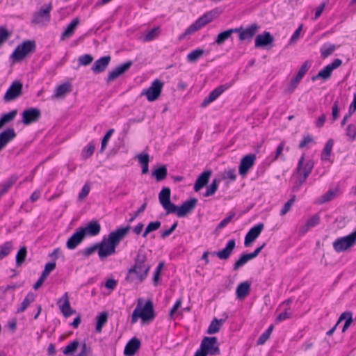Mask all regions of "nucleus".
I'll use <instances>...</instances> for the list:
<instances>
[{
  "label": "nucleus",
  "mask_w": 356,
  "mask_h": 356,
  "mask_svg": "<svg viewBox=\"0 0 356 356\" xmlns=\"http://www.w3.org/2000/svg\"><path fill=\"white\" fill-rule=\"evenodd\" d=\"M151 265L147 262V255L143 249H139L134 258V264L129 268L125 280L129 283L137 281L139 283L147 277Z\"/></svg>",
  "instance_id": "nucleus-1"
},
{
  "label": "nucleus",
  "mask_w": 356,
  "mask_h": 356,
  "mask_svg": "<svg viewBox=\"0 0 356 356\" xmlns=\"http://www.w3.org/2000/svg\"><path fill=\"white\" fill-rule=\"evenodd\" d=\"M153 302L151 300H147L145 305L140 307V300H138V305L134 310L131 315V323L134 324L139 318H141L143 323H149L155 318Z\"/></svg>",
  "instance_id": "nucleus-2"
},
{
  "label": "nucleus",
  "mask_w": 356,
  "mask_h": 356,
  "mask_svg": "<svg viewBox=\"0 0 356 356\" xmlns=\"http://www.w3.org/2000/svg\"><path fill=\"white\" fill-rule=\"evenodd\" d=\"M218 16V12L216 10H211L206 13L202 17L198 18L194 23L189 26L184 31L180 38H183L187 35H191L207 24L210 23Z\"/></svg>",
  "instance_id": "nucleus-3"
},
{
  "label": "nucleus",
  "mask_w": 356,
  "mask_h": 356,
  "mask_svg": "<svg viewBox=\"0 0 356 356\" xmlns=\"http://www.w3.org/2000/svg\"><path fill=\"white\" fill-rule=\"evenodd\" d=\"M35 42L33 40H26L19 44L11 55V58L15 61H21L28 54L33 53L35 51Z\"/></svg>",
  "instance_id": "nucleus-4"
},
{
  "label": "nucleus",
  "mask_w": 356,
  "mask_h": 356,
  "mask_svg": "<svg viewBox=\"0 0 356 356\" xmlns=\"http://www.w3.org/2000/svg\"><path fill=\"white\" fill-rule=\"evenodd\" d=\"M356 243V229L348 236L340 237L333 243V248L337 252L347 250Z\"/></svg>",
  "instance_id": "nucleus-5"
},
{
  "label": "nucleus",
  "mask_w": 356,
  "mask_h": 356,
  "mask_svg": "<svg viewBox=\"0 0 356 356\" xmlns=\"http://www.w3.org/2000/svg\"><path fill=\"white\" fill-rule=\"evenodd\" d=\"M314 168V162L312 160L305 161V155H302L298 161V167L296 170L300 178V185L305 182L306 179L311 174Z\"/></svg>",
  "instance_id": "nucleus-6"
},
{
  "label": "nucleus",
  "mask_w": 356,
  "mask_h": 356,
  "mask_svg": "<svg viewBox=\"0 0 356 356\" xmlns=\"http://www.w3.org/2000/svg\"><path fill=\"white\" fill-rule=\"evenodd\" d=\"M52 10L51 3L42 5L38 12H35L31 22L35 24H45L51 19L50 13Z\"/></svg>",
  "instance_id": "nucleus-7"
},
{
  "label": "nucleus",
  "mask_w": 356,
  "mask_h": 356,
  "mask_svg": "<svg viewBox=\"0 0 356 356\" xmlns=\"http://www.w3.org/2000/svg\"><path fill=\"white\" fill-rule=\"evenodd\" d=\"M201 351L205 355H216L220 354L219 343L216 337H205L201 342Z\"/></svg>",
  "instance_id": "nucleus-8"
},
{
  "label": "nucleus",
  "mask_w": 356,
  "mask_h": 356,
  "mask_svg": "<svg viewBox=\"0 0 356 356\" xmlns=\"http://www.w3.org/2000/svg\"><path fill=\"white\" fill-rule=\"evenodd\" d=\"M163 85L160 79H155L148 88L143 90L141 96L145 95L149 102H154L160 97Z\"/></svg>",
  "instance_id": "nucleus-9"
},
{
  "label": "nucleus",
  "mask_w": 356,
  "mask_h": 356,
  "mask_svg": "<svg viewBox=\"0 0 356 356\" xmlns=\"http://www.w3.org/2000/svg\"><path fill=\"white\" fill-rule=\"evenodd\" d=\"M197 200L196 198H191L182 203L180 206H176L170 213H176L179 218L184 217L191 213L196 207Z\"/></svg>",
  "instance_id": "nucleus-10"
},
{
  "label": "nucleus",
  "mask_w": 356,
  "mask_h": 356,
  "mask_svg": "<svg viewBox=\"0 0 356 356\" xmlns=\"http://www.w3.org/2000/svg\"><path fill=\"white\" fill-rule=\"evenodd\" d=\"M23 85L20 81H16L12 83L3 96L5 102H12L22 94Z\"/></svg>",
  "instance_id": "nucleus-11"
},
{
  "label": "nucleus",
  "mask_w": 356,
  "mask_h": 356,
  "mask_svg": "<svg viewBox=\"0 0 356 356\" xmlns=\"http://www.w3.org/2000/svg\"><path fill=\"white\" fill-rule=\"evenodd\" d=\"M170 189L168 187H164L159 194V200L160 204L166 211L167 214L170 213L175 208V204L170 201Z\"/></svg>",
  "instance_id": "nucleus-12"
},
{
  "label": "nucleus",
  "mask_w": 356,
  "mask_h": 356,
  "mask_svg": "<svg viewBox=\"0 0 356 356\" xmlns=\"http://www.w3.org/2000/svg\"><path fill=\"white\" fill-rule=\"evenodd\" d=\"M309 67H310V64H309V61H305L302 64V65L300 67L296 76L293 79H291L289 86L284 91L286 93L291 94L294 91V90L297 88L298 85L299 84L300 80L302 79L304 75L308 71Z\"/></svg>",
  "instance_id": "nucleus-13"
},
{
  "label": "nucleus",
  "mask_w": 356,
  "mask_h": 356,
  "mask_svg": "<svg viewBox=\"0 0 356 356\" xmlns=\"http://www.w3.org/2000/svg\"><path fill=\"white\" fill-rule=\"evenodd\" d=\"M130 229V225L118 228L116 230L111 232L107 238L116 248L120 242L129 234Z\"/></svg>",
  "instance_id": "nucleus-14"
},
{
  "label": "nucleus",
  "mask_w": 356,
  "mask_h": 356,
  "mask_svg": "<svg viewBox=\"0 0 356 356\" xmlns=\"http://www.w3.org/2000/svg\"><path fill=\"white\" fill-rule=\"evenodd\" d=\"M341 63L342 60L341 59H334L332 63L325 66L316 76H314L312 77V80L316 81L319 78H321L323 80L328 79L331 76L332 71L339 67L341 65Z\"/></svg>",
  "instance_id": "nucleus-15"
},
{
  "label": "nucleus",
  "mask_w": 356,
  "mask_h": 356,
  "mask_svg": "<svg viewBox=\"0 0 356 356\" xmlns=\"http://www.w3.org/2000/svg\"><path fill=\"white\" fill-rule=\"evenodd\" d=\"M97 244L98 248V254L101 259H104L115 253L116 248L111 244L108 238H104L100 243Z\"/></svg>",
  "instance_id": "nucleus-16"
},
{
  "label": "nucleus",
  "mask_w": 356,
  "mask_h": 356,
  "mask_svg": "<svg viewBox=\"0 0 356 356\" xmlns=\"http://www.w3.org/2000/svg\"><path fill=\"white\" fill-rule=\"evenodd\" d=\"M41 117V111L38 108L26 109L22 113V122L29 125L37 122Z\"/></svg>",
  "instance_id": "nucleus-17"
},
{
  "label": "nucleus",
  "mask_w": 356,
  "mask_h": 356,
  "mask_svg": "<svg viewBox=\"0 0 356 356\" xmlns=\"http://www.w3.org/2000/svg\"><path fill=\"white\" fill-rule=\"evenodd\" d=\"M256 155L254 154H249L244 156L240 162L238 166V172L241 175H245L250 169L254 165L256 161Z\"/></svg>",
  "instance_id": "nucleus-18"
},
{
  "label": "nucleus",
  "mask_w": 356,
  "mask_h": 356,
  "mask_svg": "<svg viewBox=\"0 0 356 356\" xmlns=\"http://www.w3.org/2000/svg\"><path fill=\"white\" fill-rule=\"evenodd\" d=\"M259 26L257 23H253L248 26L247 28L243 29L242 26L235 28V29H240L238 38L241 41L245 40H251L256 33L258 31Z\"/></svg>",
  "instance_id": "nucleus-19"
},
{
  "label": "nucleus",
  "mask_w": 356,
  "mask_h": 356,
  "mask_svg": "<svg viewBox=\"0 0 356 356\" xmlns=\"http://www.w3.org/2000/svg\"><path fill=\"white\" fill-rule=\"evenodd\" d=\"M133 62L131 60L127 61L124 63H122L115 68H114L111 72H110L108 74L106 81L107 83H110L115 79H116L118 76L126 72L129 70V69L132 65Z\"/></svg>",
  "instance_id": "nucleus-20"
},
{
  "label": "nucleus",
  "mask_w": 356,
  "mask_h": 356,
  "mask_svg": "<svg viewBox=\"0 0 356 356\" xmlns=\"http://www.w3.org/2000/svg\"><path fill=\"white\" fill-rule=\"evenodd\" d=\"M57 304L59 306L60 312L65 317H69L76 312L70 306L67 292H65L62 298L58 300Z\"/></svg>",
  "instance_id": "nucleus-21"
},
{
  "label": "nucleus",
  "mask_w": 356,
  "mask_h": 356,
  "mask_svg": "<svg viewBox=\"0 0 356 356\" xmlns=\"http://www.w3.org/2000/svg\"><path fill=\"white\" fill-rule=\"evenodd\" d=\"M264 224L260 222L252 227L247 233L245 237L244 245L248 247L253 241H254L260 235L264 229Z\"/></svg>",
  "instance_id": "nucleus-22"
},
{
  "label": "nucleus",
  "mask_w": 356,
  "mask_h": 356,
  "mask_svg": "<svg viewBox=\"0 0 356 356\" xmlns=\"http://www.w3.org/2000/svg\"><path fill=\"white\" fill-rule=\"evenodd\" d=\"M83 230L79 228L71 236L66 243V246L69 250L75 249L84 239Z\"/></svg>",
  "instance_id": "nucleus-23"
},
{
  "label": "nucleus",
  "mask_w": 356,
  "mask_h": 356,
  "mask_svg": "<svg viewBox=\"0 0 356 356\" xmlns=\"http://www.w3.org/2000/svg\"><path fill=\"white\" fill-rule=\"evenodd\" d=\"M274 41L273 36L270 32H264L261 34H259L256 36L254 40L255 47H264L265 46L271 44Z\"/></svg>",
  "instance_id": "nucleus-24"
},
{
  "label": "nucleus",
  "mask_w": 356,
  "mask_h": 356,
  "mask_svg": "<svg viewBox=\"0 0 356 356\" xmlns=\"http://www.w3.org/2000/svg\"><path fill=\"white\" fill-rule=\"evenodd\" d=\"M111 60L110 56H103L95 61L91 70L95 74L103 72L109 65Z\"/></svg>",
  "instance_id": "nucleus-25"
},
{
  "label": "nucleus",
  "mask_w": 356,
  "mask_h": 356,
  "mask_svg": "<svg viewBox=\"0 0 356 356\" xmlns=\"http://www.w3.org/2000/svg\"><path fill=\"white\" fill-rule=\"evenodd\" d=\"M228 88V86L225 85H222L216 88H215L213 90H212L208 97H207L203 102L201 104L202 107H206L207 105H209L212 102L215 101L225 90Z\"/></svg>",
  "instance_id": "nucleus-26"
},
{
  "label": "nucleus",
  "mask_w": 356,
  "mask_h": 356,
  "mask_svg": "<svg viewBox=\"0 0 356 356\" xmlns=\"http://www.w3.org/2000/svg\"><path fill=\"white\" fill-rule=\"evenodd\" d=\"M235 240L231 239L227 242L226 247L224 249L214 252L213 254H216L220 259L226 260L230 257L234 249L235 248Z\"/></svg>",
  "instance_id": "nucleus-27"
},
{
  "label": "nucleus",
  "mask_w": 356,
  "mask_h": 356,
  "mask_svg": "<svg viewBox=\"0 0 356 356\" xmlns=\"http://www.w3.org/2000/svg\"><path fill=\"white\" fill-rule=\"evenodd\" d=\"M140 347V341L138 339L134 337L129 340L125 346L124 354L127 356H133L139 350Z\"/></svg>",
  "instance_id": "nucleus-28"
},
{
  "label": "nucleus",
  "mask_w": 356,
  "mask_h": 356,
  "mask_svg": "<svg viewBox=\"0 0 356 356\" xmlns=\"http://www.w3.org/2000/svg\"><path fill=\"white\" fill-rule=\"evenodd\" d=\"M81 230H83L84 236H96L101 231L100 224L97 221H91L88 222L85 227H79Z\"/></svg>",
  "instance_id": "nucleus-29"
},
{
  "label": "nucleus",
  "mask_w": 356,
  "mask_h": 356,
  "mask_svg": "<svg viewBox=\"0 0 356 356\" xmlns=\"http://www.w3.org/2000/svg\"><path fill=\"white\" fill-rule=\"evenodd\" d=\"M211 175V170H207L204 171L197 179L195 185H194V190L195 191L197 192L201 188H202L208 182L209 180V178Z\"/></svg>",
  "instance_id": "nucleus-30"
},
{
  "label": "nucleus",
  "mask_w": 356,
  "mask_h": 356,
  "mask_svg": "<svg viewBox=\"0 0 356 356\" xmlns=\"http://www.w3.org/2000/svg\"><path fill=\"white\" fill-rule=\"evenodd\" d=\"M72 91V84L70 83H64L58 86L56 90L52 99H59L64 97L67 94Z\"/></svg>",
  "instance_id": "nucleus-31"
},
{
  "label": "nucleus",
  "mask_w": 356,
  "mask_h": 356,
  "mask_svg": "<svg viewBox=\"0 0 356 356\" xmlns=\"http://www.w3.org/2000/svg\"><path fill=\"white\" fill-rule=\"evenodd\" d=\"M339 194V188H332L327 191V193L319 197L316 200V203L318 204H323L330 202L334 199Z\"/></svg>",
  "instance_id": "nucleus-32"
},
{
  "label": "nucleus",
  "mask_w": 356,
  "mask_h": 356,
  "mask_svg": "<svg viewBox=\"0 0 356 356\" xmlns=\"http://www.w3.org/2000/svg\"><path fill=\"white\" fill-rule=\"evenodd\" d=\"M240 31V29H230L220 33L215 40V43L218 45L222 44L227 40H228L233 33Z\"/></svg>",
  "instance_id": "nucleus-33"
},
{
  "label": "nucleus",
  "mask_w": 356,
  "mask_h": 356,
  "mask_svg": "<svg viewBox=\"0 0 356 356\" xmlns=\"http://www.w3.org/2000/svg\"><path fill=\"white\" fill-rule=\"evenodd\" d=\"M79 24V18L74 19L66 27L65 31L61 35V40L71 37L74 33L75 29Z\"/></svg>",
  "instance_id": "nucleus-34"
},
{
  "label": "nucleus",
  "mask_w": 356,
  "mask_h": 356,
  "mask_svg": "<svg viewBox=\"0 0 356 356\" xmlns=\"http://www.w3.org/2000/svg\"><path fill=\"white\" fill-rule=\"evenodd\" d=\"M250 290V284L248 282H244L239 284L236 290L237 298L239 299H243L248 295Z\"/></svg>",
  "instance_id": "nucleus-35"
},
{
  "label": "nucleus",
  "mask_w": 356,
  "mask_h": 356,
  "mask_svg": "<svg viewBox=\"0 0 356 356\" xmlns=\"http://www.w3.org/2000/svg\"><path fill=\"white\" fill-rule=\"evenodd\" d=\"M343 320H346L345 324L342 328V332H345L353 323V319L352 313L350 312H345L342 313L337 322V325H339V323Z\"/></svg>",
  "instance_id": "nucleus-36"
},
{
  "label": "nucleus",
  "mask_w": 356,
  "mask_h": 356,
  "mask_svg": "<svg viewBox=\"0 0 356 356\" xmlns=\"http://www.w3.org/2000/svg\"><path fill=\"white\" fill-rule=\"evenodd\" d=\"M224 321H225L223 319L218 320V318H214L213 319V321L211 322V323L207 329V334H213L217 333L220 330Z\"/></svg>",
  "instance_id": "nucleus-37"
},
{
  "label": "nucleus",
  "mask_w": 356,
  "mask_h": 356,
  "mask_svg": "<svg viewBox=\"0 0 356 356\" xmlns=\"http://www.w3.org/2000/svg\"><path fill=\"white\" fill-rule=\"evenodd\" d=\"M35 296L33 293H29L27 296L25 297L22 302L21 303L20 307L17 309V313H22L24 312L27 307L35 300Z\"/></svg>",
  "instance_id": "nucleus-38"
},
{
  "label": "nucleus",
  "mask_w": 356,
  "mask_h": 356,
  "mask_svg": "<svg viewBox=\"0 0 356 356\" xmlns=\"http://www.w3.org/2000/svg\"><path fill=\"white\" fill-rule=\"evenodd\" d=\"M17 111L16 109L3 114L0 118V129L6 124L12 122L16 117Z\"/></svg>",
  "instance_id": "nucleus-39"
},
{
  "label": "nucleus",
  "mask_w": 356,
  "mask_h": 356,
  "mask_svg": "<svg viewBox=\"0 0 356 356\" xmlns=\"http://www.w3.org/2000/svg\"><path fill=\"white\" fill-rule=\"evenodd\" d=\"M168 174L167 168L163 165L152 172V175L155 177L157 181H161L165 179Z\"/></svg>",
  "instance_id": "nucleus-40"
},
{
  "label": "nucleus",
  "mask_w": 356,
  "mask_h": 356,
  "mask_svg": "<svg viewBox=\"0 0 356 356\" xmlns=\"http://www.w3.org/2000/svg\"><path fill=\"white\" fill-rule=\"evenodd\" d=\"M252 257L250 253L242 254L240 258L234 263L233 268L234 270H237L241 266L245 265L248 261L252 259Z\"/></svg>",
  "instance_id": "nucleus-41"
},
{
  "label": "nucleus",
  "mask_w": 356,
  "mask_h": 356,
  "mask_svg": "<svg viewBox=\"0 0 356 356\" xmlns=\"http://www.w3.org/2000/svg\"><path fill=\"white\" fill-rule=\"evenodd\" d=\"M13 249V243L7 241L0 245V260L8 255Z\"/></svg>",
  "instance_id": "nucleus-42"
},
{
  "label": "nucleus",
  "mask_w": 356,
  "mask_h": 356,
  "mask_svg": "<svg viewBox=\"0 0 356 356\" xmlns=\"http://www.w3.org/2000/svg\"><path fill=\"white\" fill-rule=\"evenodd\" d=\"M27 254V249L25 246L20 248L16 254V266L19 267L25 261Z\"/></svg>",
  "instance_id": "nucleus-43"
},
{
  "label": "nucleus",
  "mask_w": 356,
  "mask_h": 356,
  "mask_svg": "<svg viewBox=\"0 0 356 356\" xmlns=\"http://www.w3.org/2000/svg\"><path fill=\"white\" fill-rule=\"evenodd\" d=\"M334 145V141L332 139H330L325 144V146L323 149L321 159L323 161H327L329 159V157L331 154L332 149Z\"/></svg>",
  "instance_id": "nucleus-44"
},
{
  "label": "nucleus",
  "mask_w": 356,
  "mask_h": 356,
  "mask_svg": "<svg viewBox=\"0 0 356 356\" xmlns=\"http://www.w3.org/2000/svg\"><path fill=\"white\" fill-rule=\"evenodd\" d=\"M204 51L201 49H196L187 55V60L188 62H196L203 54Z\"/></svg>",
  "instance_id": "nucleus-45"
},
{
  "label": "nucleus",
  "mask_w": 356,
  "mask_h": 356,
  "mask_svg": "<svg viewBox=\"0 0 356 356\" xmlns=\"http://www.w3.org/2000/svg\"><path fill=\"white\" fill-rule=\"evenodd\" d=\"M108 321V314L106 312H102L99 316H97V321L96 325V332H101L102 327Z\"/></svg>",
  "instance_id": "nucleus-46"
},
{
  "label": "nucleus",
  "mask_w": 356,
  "mask_h": 356,
  "mask_svg": "<svg viewBox=\"0 0 356 356\" xmlns=\"http://www.w3.org/2000/svg\"><path fill=\"white\" fill-rule=\"evenodd\" d=\"M160 33L159 27H156L149 31L143 38V42H147L155 40Z\"/></svg>",
  "instance_id": "nucleus-47"
},
{
  "label": "nucleus",
  "mask_w": 356,
  "mask_h": 356,
  "mask_svg": "<svg viewBox=\"0 0 356 356\" xmlns=\"http://www.w3.org/2000/svg\"><path fill=\"white\" fill-rule=\"evenodd\" d=\"M336 49V46L334 44H324L321 48V54L323 58H326L329 56L333 54V52Z\"/></svg>",
  "instance_id": "nucleus-48"
},
{
  "label": "nucleus",
  "mask_w": 356,
  "mask_h": 356,
  "mask_svg": "<svg viewBox=\"0 0 356 356\" xmlns=\"http://www.w3.org/2000/svg\"><path fill=\"white\" fill-rule=\"evenodd\" d=\"M220 180L217 179H214L211 184L207 187L205 193L204 194V197H209L213 195L218 188Z\"/></svg>",
  "instance_id": "nucleus-49"
},
{
  "label": "nucleus",
  "mask_w": 356,
  "mask_h": 356,
  "mask_svg": "<svg viewBox=\"0 0 356 356\" xmlns=\"http://www.w3.org/2000/svg\"><path fill=\"white\" fill-rule=\"evenodd\" d=\"M161 226V222L160 221H153L150 222L147 226L145 232L143 234V236L145 238L148 234L152 232L156 231L159 229Z\"/></svg>",
  "instance_id": "nucleus-50"
},
{
  "label": "nucleus",
  "mask_w": 356,
  "mask_h": 356,
  "mask_svg": "<svg viewBox=\"0 0 356 356\" xmlns=\"http://www.w3.org/2000/svg\"><path fill=\"white\" fill-rule=\"evenodd\" d=\"M79 343L78 341H73L67 344L63 350V354L65 355H72L79 347Z\"/></svg>",
  "instance_id": "nucleus-51"
},
{
  "label": "nucleus",
  "mask_w": 356,
  "mask_h": 356,
  "mask_svg": "<svg viewBox=\"0 0 356 356\" xmlns=\"http://www.w3.org/2000/svg\"><path fill=\"white\" fill-rule=\"evenodd\" d=\"M93 60L94 58L90 54H84L80 56L78 58L79 66H88L93 61Z\"/></svg>",
  "instance_id": "nucleus-52"
},
{
  "label": "nucleus",
  "mask_w": 356,
  "mask_h": 356,
  "mask_svg": "<svg viewBox=\"0 0 356 356\" xmlns=\"http://www.w3.org/2000/svg\"><path fill=\"white\" fill-rule=\"evenodd\" d=\"M273 325H271L258 339L257 340V344L258 345H263L266 343V341L269 339L273 330Z\"/></svg>",
  "instance_id": "nucleus-53"
},
{
  "label": "nucleus",
  "mask_w": 356,
  "mask_h": 356,
  "mask_svg": "<svg viewBox=\"0 0 356 356\" xmlns=\"http://www.w3.org/2000/svg\"><path fill=\"white\" fill-rule=\"evenodd\" d=\"M164 266H165V262L160 261L154 271L153 282L155 286H156L158 284V282L160 280L161 273V271H162Z\"/></svg>",
  "instance_id": "nucleus-54"
},
{
  "label": "nucleus",
  "mask_w": 356,
  "mask_h": 356,
  "mask_svg": "<svg viewBox=\"0 0 356 356\" xmlns=\"http://www.w3.org/2000/svg\"><path fill=\"white\" fill-rule=\"evenodd\" d=\"M346 134L351 141L356 140V125L350 124L346 129Z\"/></svg>",
  "instance_id": "nucleus-55"
},
{
  "label": "nucleus",
  "mask_w": 356,
  "mask_h": 356,
  "mask_svg": "<svg viewBox=\"0 0 356 356\" xmlns=\"http://www.w3.org/2000/svg\"><path fill=\"white\" fill-rule=\"evenodd\" d=\"M56 264L55 261L46 264L44 269L41 274V277L46 279L49 273L56 268Z\"/></svg>",
  "instance_id": "nucleus-56"
},
{
  "label": "nucleus",
  "mask_w": 356,
  "mask_h": 356,
  "mask_svg": "<svg viewBox=\"0 0 356 356\" xmlns=\"http://www.w3.org/2000/svg\"><path fill=\"white\" fill-rule=\"evenodd\" d=\"M16 179L14 177H10L6 181L2 183L1 184L0 191L3 194H5L9 188L15 184Z\"/></svg>",
  "instance_id": "nucleus-57"
},
{
  "label": "nucleus",
  "mask_w": 356,
  "mask_h": 356,
  "mask_svg": "<svg viewBox=\"0 0 356 356\" xmlns=\"http://www.w3.org/2000/svg\"><path fill=\"white\" fill-rule=\"evenodd\" d=\"M95 149V145L92 143H89L87 147L82 151V157L85 159L90 157L93 154Z\"/></svg>",
  "instance_id": "nucleus-58"
},
{
  "label": "nucleus",
  "mask_w": 356,
  "mask_h": 356,
  "mask_svg": "<svg viewBox=\"0 0 356 356\" xmlns=\"http://www.w3.org/2000/svg\"><path fill=\"white\" fill-rule=\"evenodd\" d=\"M296 196L293 195L289 200H288L284 205L283 208L280 211V215L284 216L286 215L291 209L294 202H295Z\"/></svg>",
  "instance_id": "nucleus-59"
},
{
  "label": "nucleus",
  "mask_w": 356,
  "mask_h": 356,
  "mask_svg": "<svg viewBox=\"0 0 356 356\" xmlns=\"http://www.w3.org/2000/svg\"><path fill=\"white\" fill-rule=\"evenodd\" d=\"M10 35L11 33L5 27L0 26V46L5 42Z\"/></svg>",
  "instance_id": "nucleus-60"
},
{
  "label": "nucleus",
  "mask_w": 356,
  "mask_h": 356,
  "mask_svg": "<svg viewBox=\"0 0 356 356\" xmlns=\"http://www.w3.org/2000/svg\"><path fill=\"white\" fill-rule=\"evenodd\" d=\"M285 145V142L282 141L280 143V144L277 146V149L275 153V156L273 159V161H276L280 156L281 157L282 161L285 160V157L282 155L284 147Z\"/></svg>",
  "instance_id": "nucleus-61"
},
{
  "label": "nucleus",
  "mask_w": 356,
  "mask_h": 356,
  "mask_svg": "<svg viewBox=\"0 0 356 356\" xmlns=\"http://www.w3.org/2000/svg\"><path fill=\"white\" fill-rule=\"evenodd\" d=\"M113 132H114V129H111L107 131V133L103 137L102 140V145H101V152H103L105 149V148L107 145L108 141L109 140V139H110L111 136H112V134H113Z\"/></svg>",
  "instance_id": "nucleus-62"
},
{
  "label": "nucleus",
  "mask_w": 356,
  "mask_h": 356,
  "mask_svg": "<svg viewBox=\"0 0 356 356\" xmlns=\"http://www.w3.org/2000/svg\"><path fill=\"white\" fill-rule=\"evenodd\" d=\"M320 222V216L318 214H315L313 216H312L309 219L307 220L306 222V224L307 225V227H313L317 225H318Z\"/></svg>",
  "instance_id": "nucleus-63"
},
{
  "label": "nucleus",
  "mask_w": 356,
  "mask_h": 356,
  "mask_svg": "<svg viewBox=\"0 0 356 356\" xmlns=\"http://www.w3.org/2000/svg\"><path fill=\"white\" fill-rule=\"evenodd\" d=\"M91 353V348L86 342L81 344V349L80 353L76 356H88Z\"/></svg>",
  "instance_id": "nucleus-64"
}]
</instances>
